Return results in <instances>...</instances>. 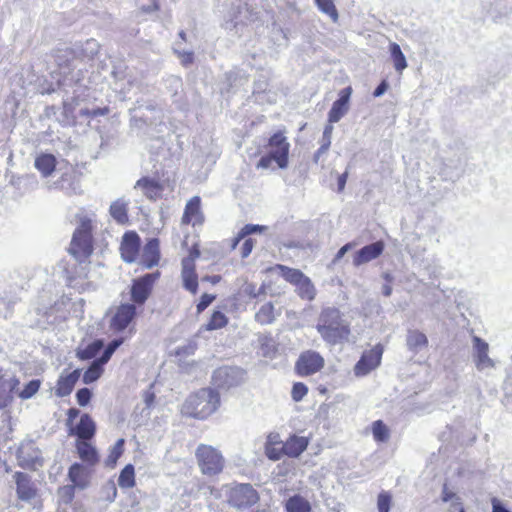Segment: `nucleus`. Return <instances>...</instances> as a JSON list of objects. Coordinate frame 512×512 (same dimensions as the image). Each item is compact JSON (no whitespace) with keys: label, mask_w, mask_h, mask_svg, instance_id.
Here are the masks:
<instances>
[{"label":"nucleus","mask_w":512,"mask_h":512,"mask_svg":"<svg viewBox=\"0 0 512 512\" xmlns=\"http://www.w3.org/2000/svg\"><path fill=\"white\" fill-rule=\"evenodd\" d=\"M221 397L216 389L201 388L191 393L180 408L182 416L205 420L214 414L220 407Z\"/></svg>","instance_id":"1"},{"label":"nucleus","mask_w":512,"mask_h":512,"mask_svg":"<svg viewBox=\"0 0 512 512\" xmlns=\"http://www.w3.org/2000/svg\"><path fill=\"white\" fill-rule=\"evenodd\" d=\"M465 161L464 143L460 139H447L437 160L438 173L444 180L454 182L463 174Z\"/></svg>","instance_id":"2"},{"label":"nucleus","mask_w":512,"mask_h":512,"mask_svg":"<svg viewBox=\"0 0 512 512\" xmlns=\"http://www.w3.org/2000/svg\"><path fill=\"white\" fill-rule=\"evenodd\" d=\"M316 329L322 339L330 345L347 342L351 334L349 323L343 319L341 311L336 307L321 310Z\"/></svg>","instance_id":"3"},{"label":"nucleus","mask_w":512,"mask_h":512,"mask_svg":"<svg viewBox=\"0 0 512 512\" xmlns=\"http://www.w3.org/2000/svg\"><path fill=\"white\" fill-rule=\"evenodd\" d=\"M94 251L93 223L92 220L83 216L74 230L68 248V253L79 263L89 262Z\"/></svg>","instance_id":"4"},{"label":"nucleus","mask_w":512,"mask_h":512,"mask_svg":"<svg viewBox=\"0 0 512 512\" xmlns=\"http://www.w3.org/2000/svg\"><path fill=\"white\" fill-rule=\"evenodd\" d=\"M268 153L261 156L257 162L258 169H269L275 163L279 169H286L289 165L290 143L285 131L274 132L267 140Z\"/></svg>","instance_id":"5"},{"label":"nucleus","mask_w":512,"mask_h":512,"mask_svg":"<svg viewBox=\"0 0 512 512\" xmlns=\"http://www.w3.org/2000/svg\"><path fill=\"white\" fill-rule=\"evenodd\" d=\"M226 503L237 510H246L259 502L258 491L249 483L233 482L223 486Z\"/></svg>","instance_id":"6"},{"label":"nucleus","mask_w":512,"mask_h":512,"mask_svg":"<svg viewBox=\"0 0 512 512\" xmlns=\"http://www.w3.org/2000/svg\"><path fill=\"white\" fill-rule=\"evenodd\" d=\"M195 457L200 472L208 477L220 475L226 467L222 452L212 445L199 444L195 450Z\"/></svg>","instance_id":"7"},{"label":"nucleus","mask_w":512,"mask_h":512,"mask_svg":"<svg viewBox=\"0 0 512 512\" xmlns=\"http://www.w3.org/2000/svg\"><path fill=\"white\" fill-rule=\"evenodd\" d=\"M268 272L278 271L285 281L296 288L297 295L307 301H312L316 297V289L309 277L301 270L291 268L282 264H276L267 269Z\"/></svg>","instance_id":"8"},{"label":"nucleus","mask_w":512,"mask_h":512,"mask_svg":"<svg viewBox=\"0 0 512 512\" xmlns=\"http://www.w3.org/2000/svg\"><path fill=\"white\" fill-rule=\"evenodd\" d=\"M137 308L131 303H121L111 311L109 329L114 334H126L130 337L135 332L134 322Z\"/></svg>","instance_id":"9"},{"label":"nucleus","mask_w":512,"mask_h":512,"mask_svg":"<svg viewBox=\"0 0 512 512\" xmlns=\"http://www.w3.org/2000/svg\"><path fill=\"white\" fill-rule=\"evenodd\" d=\"M66 415V427L69 436L76 437V441L94 439L97 428L94 420L89 414H81L78 423H74V421L80 415L79 409L69 408Z\"/></svg>","instance_id":"10"},{"label":"nucleus","mask_w":512,"mask_h":512,"mask_svg":"<svg viewBox=\"0 0 512 512\" xmlns=\"http://www.w3.org/2000/svg\"><path fill=\"white\" fill-rule=\"evenodd\" d=\"M160 277L161 272L156 270L134 279L130 288L131 304L135 306L144 305L152 294L153 288Z\"/></svg>","instance_id":"11"},{"label":"nucleus","mask_w":512,"mask_h":512,"mask_svg":"<svg viewBox=\"0 0 512 512\" xmlns=\"http://www.w3.org/2000/svg\"><path fill=\"white\" fill-rule=\"evenodd\" d=\"M325 365L324 357L314 350L303 351L295 362V372L300 377H308L320 372Z\"/></svg>","instance_id":"12"},{"label":"nucleus","mask_w":512,"mask_h":512,"mask_svg":"<svg viewBox=\"0 0 512 512\" xmlns=\"http://www.w3.org/2000/svg\"><path fill=\"white\" fill-rule=\"evenodd\" d=\"M383 353L384 346L381 343L376 344L371 349L363 351L353 369L355 376H366L371 371L378 368L381 364Z\"/></svg>","instance_id":"13"},{"label":"nucleus","mask_w":512,"mask_h":512,"mask_svg":"<svg viewBox=\"0 0 512 512\" xmlns=\"http://www.w3.org/2000/svg\"><path fill=\"white\" fill-rule=\"evenodd\" d=\"M200 252L198 250L190 251L188 257L182 259L181 265V279L185 290L193 295L198 293L199 281L198 274L196 271L195 261L199 257Z\"/></svg>","instance_id":"14"},{"label":"nucleus","mask_w":512,"mask_h":512,"mask_svg":"<svg viewBox=\"0 0 512 512\" xmlns=\"http://www.w3.org/2000/svg\"><path fill=\"white\" fill-rule=\"evenodd\" d=\"M17 464L27 470H36L43 465L40 449L31 441L21 443L16 453Z\"/></svg>","instance_id":"15"},{"label":"nucleus","mask_w":512,"mask_h":512,"mask_svg":"<svg viewBox=\"0 0 512 512\" xmlns=\"http://www.w3.org/2000/svg\"><path fill=\"white\" fill-rule=\"evenodd\" d=\"M141 251V238L134 230L126 231L120 242L119 252L125 263L131 264L138 261Z\"/></svg>","instance_id":"16"},{"label":"nucleus","mask_w":512,"mask_h":512,"mask_svg":"<svg viewBox=\"0 0 512 512\" xmlns=\"http://www.w3.org/2000/svg\"><path fill=\"white\" fill-rule=\"evenodd\" d=\"M16 485L17 498L21 501L30 502L38 496V488L27 473L16 471L13 474Z\"/></svg>","instance_id":"17"},{"label":"nucleus","mask_w":512,"mask_h":512,"mask_svg":"<svg viewBox=\"0 0 512 512\" xmlns=\"http://www.w3.org/2000/svg\"><path fill=\"white\" fill-rule=\"evenodd\" d=\"M161 260L160 241L158 238H150L143 246L142 253L137 262L144 269L157 266Z\"/></svg>","instance_id":"18"},{"label":"nucleus","mask_w":512,"mask_h":512,"mask_svg":"<svg viewBox=\"0 0 512 512\" xmlns=\"http://www.w3.org/2000/svg\"><path fill=\"white\" fill-rule=\"evenodd\" d=\"M352 91L351 86H347L339 91L338 99L334 101L328 113L330 124L338 122L348 112Z\"/></svg>","instance_id":"19"},{"label":"nucleus","mask_w":512,"mask_h":512,"mask_svg":"<svg viewBox=\"0 0 512 512\" xmlns=\"http://www.w3.org/2000/svg\"><path fill=\"white\" fill-rule=\"evenodd\" d=\"M204 222V215L201 210V198L194 196L188 200L185 205L184 212L181 218V223L184 225L192 224L201 225Z\"/></svg>","instance_id":"20"},{"label":"nucleus","mask_w":512,"mask_h":512,"mask_svg":"<svg viewBox=\"0 0 512 512\" xmlns=\"http://www.w3.org/2000/svg\"><path fill=\"white\" fill-rule=\"evenodd\" d=\"M472 341L474 349V361L477 369L484 370L487 368H494L495 363L488 355V343L478 336H473Z\"/></svg>","instance_id":"21"},{"label":"nucleus","mask_w":512,"mask_h":512,"mask_svg":"<svg viewBox=\"0 0 512 512\" xmlns=\"http://www.w3.org/2000/svg\"><path fill=\"white\" fill-rule=\"evenodd\" d=\"M135 188L141 189L143 195L151 201L161 199L165 189L162 182L148 176L137 180Z\"/></svg>","instance_id":"22"},{"label":"nucleus","mask_w":512,"mask_h":512,"mask_svg":"<svg viewBox=\"0 0 512 512\" xmlns=\"http://www.w3.org/2000/svg\"><path fill=\"white\" fill-rule=\"evenodd\" d=\"M81 376V370L75 369L71 372H63L59 376L56 386L55 395L57 397H66L70 395Z\"/></svg>","instance_id":"23"},{"label":"nucleus","mask_w":512,"mask_h":512,"mask_svg":"<svg viewBox=\"0 0 512 512\" xmlns=\"http://www.w3.org/2000/svg\"><path fill=\"white\" fill-rule=\"evenodd\" d=\"M75 448L78 457L89 467L96 466L100 461V456L92 440L75 441Z\"/></svg>","instance_id":"24"},{"label":"nucleus","mask_w":512,"mask_h":512,"mask_svg":"<svg viewBox=\"0 0 512 512\" xmlns=\"http://www.w3.org/2000/svg\"><path fill=\"white\" fill-rule=\"evenodd\" d=\"M285 441H282L279 433L271 432L267 435L264 445V453L269 460L277 461L285 455Z\"/></svg>","instance_id":"25"},{"label":"nucleus","mask_w":512,"mask_h":512,"mask_svg":"<svg viewBox=\"0 0 512 512\" xmlns=\"http://www.w3.org/2000/svg\"><path fill=\"white\" fill-rule=\"evenodd\" d=\"M20 381L16 376L6 378L0 375V410L8 407L13 401V394L18 390Z\"/></svg>","instance_id":"26"},{"label":"nucleus","mask_w":512,"mask_h":512,"mask_svg":"<svg viewBox=\"0 0 512 512\" xmlns=\"http://www.w3.org/2000/svg\"><path fill=\"white\" fill-rule=\"evenodd\" d=\"M385 245L383 241H376L372 244L366 245L361 248L353 258L355 266H360L371 260L378 258L384 251Z\"/></svg>","instance_id":"27"},{"label":"nucleus","mask_w":512,"mask_h":512,"mask_svg":"<svg viewBox=\"0 0 512 512\" xmlns=\"http://www.w3.org/2000/svg\"><path fill=\"white\" fill-rule=\"evenodd\" d=\"M308 445V437L292 434L285 441V455L290 458H297L307 449Z\"/></svg>","instance_id":"28"},{"label":"nucleus","mask_w":512,"mask_h":512,"mask_svg":"<svg viewBox=\"0 0 512 512\" xmlns=\"http://www.w3.org/2000/svg\"><path fill=\"white\" fill-rule=\"evenodd\" d=\"M69 480L72 485L84 489L89 485V472L80 463H73L68 471Z\"/></svg>","instance_id":"29"},{"label":"nucleus","mask_w":512,"mask_h":512,"mask_svg":"<svg viewBox=\"0 0 512 512\" xmlns=\"http://www.w3.org/2000/svg\"><path fill=\"white\" fill-rule=\"evenodd\" d=\"M34 165L43 177H49L56 169L57 160L53 154L41 153L35 158Z\"/></svg>","instance_id":"30"},{"label":"nucleus","mask_w":512,"mask_h":512,"mask_svg":"<svg viewBox=\"0 0 512 512\" xmlns=\"http://www.w3.org/2000/svg\"><path fill=\"white\" fill-rule=\"evenodd\" d=\"M279 312L272 302H266L260 306L254 315L255 321L260 325H270L275 322Z\"/></svg>","instance_id":"31"},{"label":"nucleus","mask_w":512,"mask_h":512,"mask_svg":"<svg viewBox=\"0 0 512 512\" xmlns=\"http://www.w3.org/2000/svg\"><path fill=\"white\" fill-rule=\"evenodd\" d=\"M111 217L120 225L129 223L128 203L123 199H117L109 208Z\"/></svg>","instance_id":"32"},{"label":"nucleus","mask_w":512,"mask_h":512,"mask_svg":"<svg viewBox=\"0 0 512 512\" xmlns=\"http://www.w3.org/2000/svg\"><path fill=\"white\" fill-rule=\"evenodd\" d=\"M284 507L286 512H312L310 502L299 494L289 497Z\"/></svg>","instance_id":"33"},{"label":"nucleus","mask_w":512,"mask_h":512,"mask_svg":"<svg viewBox=\"0 0 512 512\" xmlns=\"http://www.w3.org/2000/svg\"><path fill=\"white\" fill-rule=\"evenodd\" d=\"M421 267L423 275V277L420 279L421 282H424L426 279L424 275H427L428 279L433 281L437 279L441 274V267L438 263V260H436L434 257L422 260Z\"/></svg>","instance_id":"34"},{"label":"nucleus","mask_w":512,"mask_h":512,"mask_svg":"<svg viewBox=\"0 0 512 512\" xmlns=\"http://www.w3.org/2000/svg\"><path fill=\"white\" fill-rule=\"evenodd\" d=\"M118 485L122 489H130L136 485L135 469L132 464H127L120 472L118 477Z\"/></svg>","instance_id":"35"},{"label":"nucleus","mask_w":512,"mask_h":512,"mask_svg":"<svg viewBox=\"0 0 512 512\" xmlns=\"http://www.w3.org/2000/svg\"><path fill=\"white\" fill-rule=\"evenodd\" d=\"M371 432L377 443H385L390 438V429L382 420L372 422Z\"/></svg>","instance_id":"36"},{"label":"nucleus","mask_w":512,"mask_h":512,"mask_svg":"<svg viewBox=\"0 0 512 512\" xmlns=\"http://www.w3.org/2000/svg\"><path fill=\"white\" fill-rule=\"evenodd\" d=\"M266 229L265 226L257 224H246L237 235L231 240V249L234 250L238 246L241 240L245 239L248 235L257 232H263Z\"/></svg>","instance_id":"37"},{"label":"nucleus","mask_w":512,"mask_h":512,"mask_svg":"<svg viewBox=\"0 0 512 512\" xmlns=\"http://www.w3.org/2000/svg\"><path fill=\"white\" fill-rule=\"evenodd\" d=\"M125 440L120 438L116 441L113 447L110 449L109 454L105 460V465L109 468H114L117 461L124 453Z\"/></svg>","instance_id":"38"},{"label":"nucleus","mask_w":512,"mask_h":512,"mask_svg":"<svg viewBox=\"0 0 512 512\" xmlns=\"http://www.w3.org/2000/svg\"><path fill=\"white\" fill-rule=\"evenodd\" d=\"M228 322V317L223 312L214 311L205 324L204 328L207 331L222 329L227 326Z\"/></svg>","instance_id":"39"},{"label":"nucleus","mask_w":512,"mask_h":512,"mask_svg":"<svg viewBox=\"0 0 512 512\" xmlns=\"http://www.w3.org/2000/svg\"><path fill=\"white\" fill-rule=\"evenodd\" d=\"M103 348V342L101 340H95L88 344L84 349L77 352V356L81 360H89L94 358L100 350Z\"/></svg>","instance_id":"40"},{"label":"nucleus","mask_w":512,"mask_h":512,"mask_svg":"<svg viewBox=\"0 0 512 512\" xmlns=\"http://www.w3.org/2000/svg\"><path fill=\"white\" fill-rule=\"evenodd\" d=\"M441 498L443 502H449L454 510L464 512L460 497L453 491H450L447 484L443 485Z\"/></svg>","instance_id":"41"},{"label":"nucleus","mask_w":512,"mask_h":512,"mask_svg":"<svg viewBox=\"0 0 512 512\" xmlns=\"http://www.w3.org/2000/svg\"><path fill=\"white\" fill-rule=\"evenodd\" d=\"M390 54L397 71H402L406 67V59L397 43L390 44Z\"/></svg>","instance_id":"42"},{"label":"nucleus","mask_w":512,"mask_h":512,"mask_svg":"<svg viewBox=\"0 0 512 512\" xmlns=\"http://www.w3.org/2000/svg\"><path fill=\"white\" fill-rule=\"evenodd\" d=\"M103 367L98 364L96 361H93L92 364L88 367V369L83 374V382L86 384H90L96 380H98L103 374Z\"/></svg>","instance_id":"43"},{"label":"nucleus","mask_w":512,"mask_h":512,"mask_svg":"<svg viewBox=\"0 0 512 512\" xmlns=\"http://www.w3.org/2000/svg\"><path fill=\"white\" fill-rule=\"evenodd\" d=\"M333 127L331 125H327L323 131L322 144L318 148V150L314 154V161L318 162L321 155L325 154L331 145V135H332Z\"/></svg>","instance_id":"44"},{"label":"nucleus","mask_w":512,"mask_h":512,"mask_svg":"<svg viewBox=\"0 0 512 512\" xmlns=\"http://www.w3.org/2000/svg\"><path fill=\"white\" fill-rule=\"evenodd\" d=\"M319 10L328 15L334 22L338 20L339 14L333 0H315Z\"/></svg>","instance_id":"45"},{"label":"nucleus","mask_w":512,"mask_h":512,"mask_svg":"<svg viewBox=\"0 0 512 512\" xmlns=\"http://www.w3.org/2000/svg\"><path fill=\"white\" fill-rule=\"evenodd\" d=\"M41 380L33 379L29 381L22 390L18 392L19 398L26 400L33 397L41 387Z\"/></svg>","instance_id":"46"},{"label":"nucleus","mask_w":512,"mask_h":512,"mask_svg":"<svg viewBox=\"0 0 512 512\" xmlns=\"http://www.w3.org/2000/svg\"><path fill=\"white\" fill-rule=\"evenodd\" d=\"M392 504V495L388 491H381L377 497V508L379 512H389Z\"/></svg>","instance_id":"47"},{"label":"nucleus","mask_w":512,"mask_h":512,"mask_svg":"<svg viewBox=\"0 0 512 512\" xmlns=\"http://www.w3.org/2000/svg\"><path fill=\"white\" fill-rule=\"evenodd\" d=\"M308 393V387L302 382L293 384L291 397L295 402L301 401Z\"/></svg>","instance_id":"48"},{"label":"nucleus","mask_w":512,"mask_h":512,"mask_svg":"<svg viewBox=\"0 0 512 512\" xmlns=\"http://www.w3.org/2000/svg\"><path fill=\"white\" fill-rule=\"evenodd\" d=\"M92 398V392L88 388H81L76 392L77 403L84 407L89 404Z\"/></svg>","instance_id":"49"},{"label":"nucleus","mask_w":512,"mask_h":512,"mask_svg":"<svg viewBox=\"0 0 512 512\" xmlns=\"http://www.w3.org/2000/svg\"><path fill=\"white\" fill-rule=\"evenodd\" d=\"M75 488L74 485H66L59 490L60 497L64 501V503H71L75 496Z\"/></svg>","instance_id":"50"},{"label":"nucleus","mask_w":512,"mask_h":512,"mask_svg":"<svg viewBox=\"0 0 512 512\" xmlns=\"http://www.w3.org/2000/svg\"><path fill=\"white\" fill-rule=\"evenodd\" d=\"M216 299L215 295L204 293L200 297L199 302L196 305L197 313H202L214 300Z\"/></svg>","instance_id":"51"},{"label":"nucleus","mask_w":512,"mask_h":512,"mask_svg":"<svg viewBox=\"0 0 512 512\" xmlns=\"http://www.w3.org/2000/svg\"><path fill=\"white\" fill-rule=\"evenodd\" d=\"M255 245V240L252 238H246L240 247V255L242 258H247L252 252Z\"/></svg>","instance_id":"52"},{"label":"nucleus","mask_w":512,"mask_h":512,"mask_svg":"<svg viewBox=\"0 0 512 512\" xmlns=\"http://www.w3.org/2000/svg\"><path fill=\"white\" fill-rule=\"evenodd\" d=\"M178 56L181 60L182 65H184V66L190 65L194 61V54L191 51L179 52Z\"/></svg>","instance_id":"53"},{"label":"nucleus","mask_w":512,"mask_h":512,"mask_svg":"<svg viewBox=\"0 0 512 512\" xmlns=\"http://www.w3.org/2000/svg\"><path fill=\"white\" fill-rule=\"evenodd\" d=\"M113 353L114 352L106 348L101 357L95 361L103 367V365L109 361Z\"/></svg>","instance_id":"54"},{"label":"nucleus","mask_w":512,"mask_h":512,"mask_svg":"<svg viewBox=\"0 0 512 512\" xmlns=\"http://www.w3.org/2000/svg\"><path fill=\"white\" fill-rule=\"evenodd\" d=\"M113 353L114 352L106 348L101 357L95 361L103 367V365L109 361Z\"/></svg>","instance_id":"55"},{"label":"nucleus","mask_w":512,"mask_h":512,"mask_svg":"<svg viewBox=\"0 0 512 512\" xmlns=\"http://www.w3.org/2000/svg\"><path fill=\"white\" fill-rule=\"evenodd\" d=\"M492 512H511L499 500H492Z\"/></svg>","instance_id":"56"},{"label":"nucleus","mask_w":512,"mask_h":512,"mask_svg":"<svg viewBox=\"0 0 512 512\" xmlns=\"http://www.w3.org/2000/svg\"><path fill=\"white\" fill-rule=\"evenodd\" d=\"M348 178V172L345 171L344 173L340 174L337 179L338 184V192H342L345 188L346 182Z\"/></svg>","instance_id":"57"},{"label":"nucleus","mask_w":512,"mask_h":512,"mask_svg":"<svg viewBox=\"0 0 512 512\" xmlns=\"http://www.w3.org/2000/svg\"><path fill=\"white\" fill-rule=\"evenodd\" d=\"M127 337H120V338H117V339H114L112 340L108 345H107V349L111 350L112 352H114L126 339Z\"/></svg>","instance_id":"58"},{"label":"nucleus","mask_w":512,"mask_h":512,"mask_svg":"<svg viewBox=\"0 0 512 512\" xmlns=\"http://www.w3.org/2000/svg\"><path fill=\"white\" fill-rule=\"evenodd\" d=\"M267 288L268 286L266 285V283H262L261 286L257 289V292H248V296L252 298H257L261 295H265L267 292Z\"/></svg>","instance_id":"59"},{"label":"nucleus","mask_w":512,"mask_h":512,"mask_svg":"<svg viewBox=\"0 0 512 512\" xmlns=\"http://www.w3.org/2000/svg\"><path fill=\"white\" fill-rule=\"evenodd\" d=\"M388 88V84L385 80H383L378 86L377 88L374 90L373 92V96L374 97H379L381 96L382 94H384V92L387 90Z\"/></svg>","instance_id":"60"},{"label":"nucleus","mask_w":512,"mask_h":512,"mask_svg":"<svg viewBox=\"0 0 512 512\" xmlns=\"http://www.w3.org/2000/svg\"><path fill=\"white\" fill-rule=\"evenodd\" d=\"M352 247H353V244H352V243H347V244H345L344 246H342V247L338 250V252H337V254H336V256H335V261L340 260V259L345 255V253H346L348 250H350Z\"/></svg>","instance_id":"61"},{"label":"nucleus","mask_w":512,"mask_h":512,"mask_svg":"<svg viewBox=\"0 0 512 512\" xmlns=\"http://www.w3.org/2000/svg\"><path fill=\"white\" fill-rule=\"evenodd\" d=\"M109 113L108 107L96 108L91 111V117L104 116Z\"/></svg>","instance_id":"62"},{"label":"nucleus","mask_w":512,"mask_h":512,"mask_svg":"<svg viewBox=\"0 0 512 512\" xmlns=\"http://www.w3.org/2000/svg\"><path fill=\"white\" fill-rule=\"evenodd\" d=\"M427 343V338L424 334L418 332V346L425 345Z\"/></svg>","instance_id":"63"},{"label":"nucleus","mask_w":512,"mask_h":512,"mask_svg":"<svg viewBox=\"0 0 512 512\" xmlns=\"http://www.w3.org/2000/svg\"><path fill=\"white\" fill-rule=\"evenodd\" d=\"M248 292H257L256 286L254 284H247L245 287V293L248 295Z\"/></svg>","instance_id":"64"}]
</instances>
